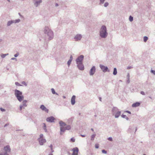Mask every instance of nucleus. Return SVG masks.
Listing matches in <instances>:
<instances>
[{
  "instance_id": "nucleus-1",
  "label": "nucleus",
  "mask_w": 155,
  "mask_h": 155,
  "mask_svg": "<svg viewBox=\"0 0 155 155\" xmlns=\"http://www.w3.org/2000/svg\"><path fill=\"white\" fill-rule=\"evenodd\" d=\"M43 31L45 35L48 37L49 40L53 39L54 36L53 32L49 27L45 26L44 29Z\"/></svg>"
},
{
  "instance_id": "nucleus-2",
  "label": "nucleus",
  "mask_w": 155,
  "mask_h": 155,
  "mask_svg": "<svg viewBox=\"0 0 155 155\" xmlns=\"http://www.w3.org/2000/svg\"><path fill=\"white\" fill-rule=\"evenodd\" d=\"M99 35L102 38H105L108 35L107 28L105 26L102 25L100 30Z\"/></svg>"
},
{
  "instance_id": "nucleus-3",
  "label": "nucleus",
  "mask_w": 155,
  "mask_h": 155,
  "mask_svg": "<svg viewBox=\"0 0 155 155\" xmlns=\"http://www.w3.org/2000/svg\"><path fill=\"white\" fill-rule=\"evenodd\" d=\"M15 95L19 101L21 102L23 100L24 97L22 92L16 89L15 91Z\"/></svg>"
},
{
  "instance_id": "nucleus-4",
  "label": "nucleus",
  "mask_w": 155,
  "mask_h": 155,
  "mask_svg": "<svg viewBox=\"0 0 155 155\" xmlns=\"http://www.w3.org/2000/svg\"><path fill=\"white\" fill-rule=\"evenodd\" d=\"M112 113L113 116H114L115 118H118L121 114V112L117 107H114L112 108Z\"/></svg>"
},
{
  "instance_id": "nucleus-5",
  "label": "nucleus",
  "mask_w": 155,
  "mask_h": 155,
  "mask_svg": "<svg viewBox=\"0 0 155 155\" xmlns=\"http://www.w3.org/2000/svg\"><path fill=\"white\" fill-rule=\"evenodd\" d=\"M84 58V56L83 55L79 56L76 60V63H82Z\"/></svg>"
},
{
  "instance_id": "nucleus-6",
  "label": "nucleus",
  "mask_w": 155,
  "mask_h": 155,
  "mask_svg": "<svg viewBox=\"0 0 155 155\" xmlns=\"http://www.w3.org/2000/svg\"><path fill=\"white\" fill-rule=\"evenodd\" d=\"M100 67L101 70L103 72H105L107 71L109 72L110 71L107 66H105L101 64L100 65Z\"/></svg>"
},
{
  "instance_id": "nucleus-7",
  "label": "nucleus",
  "mask_w": 155,
  "mask_h": 155,
  "mask_svg": "<svg viewBox=\"0 0 155 155\" xmlns=\"http://www.w3.org/2000/svg\"><path fill=\"white\" fill-rule=\"evenodd\" d=\"M82 36L81 34H77L74 37V39L75 41H78L81 39Z\"/></svg>"
},
{
  "instance_id": "nucleus-8",
  "label": "nucleus",
  "mask_w": 155,
  "mask_h": 155,
  "mask_svg": "<svg viewBox=\"0 0 155 155\" xmlns=\"http://www.w3.org/2000/svg\"><path fill=\"white\" fill-rule=\"evenodd\" d=\"M34 1V4L35 7L39 5L42 2V0H33Z\"/></svg>"
},
{
  "instance_id": "nucleus-9",
  "label": "nucleus",
  "mask_w": 155,
  "mask_h": 155,
  "mask_svg": "<svg viewBox=\"0 0 155 155\" xmlns=\"http://www.w3.org/2000/svg\"><path fill=\"white\" fill-rule=\"evenodd\" d=\"M78 68L81 70H83L84 69V66L82 63H76Z\"/></svg>"
},
{
  "instance_id": "nucleus-10",
  "label": "nucleus",
  "mask_w": 155,
  "mask_h": 155,
  "mask_svg": "<svg viewBox=\"0 0 155 155\" xmlns=\"http://www.w3.org/2000/svg\"><path fill=\"white\" fill-rule=\"evenodd\" d=\"M26 102L27 101L26 100H24L23 101L22 103V104L20 105V110H21L22 108L24 109L25 107H27V105L26 104Z\"/></svg>"
},
{
  "instance_id": "nucleus-11",
  "label": "nucleus",
  "mask_w": 155,
  "mask_h": 155,
  "mask_svg": "<svg viewBox=\"0 0 155 155\" xmlns=\"http://www.w3.org/2000/svg\"><path fill=\"white\" fill-rule=\"evenodd\" d=\"M55 119V118L53 117L50 116L47 118L46 121L50 123H52L54 122V120Z\"/></svg>"
},
{
  "instance_id": "nucleus-12",
  "label": "nucleus",
  "mask_w": 155,
  "mask_h": 155,
  "mask_svg": "<svg viewBox=\"0 0 155 155\" xmlns=\"http://www.w3.org/2000/svg\"><path fill=\"white\" fill-rule=\"evenodd\" d=\"M4 151L6 152L7 153H9L11 152V149L9 145H7L4 147Z\"/></svg>"
},
{
  "instance_id": "nucleus-13",
  "label": "nucleus",
  "mask_w": 155,
  "mask_h": 155,
  "mask_svg": "<svg viewBox=\"0 0 155 155\" xmlns=\"http://www.w3.org/2000/svg\"><path fill=\"white\" fill-rule=\"evenodd\" d=\"M72 150L73 151L72 155H78V153L79 151L78 149V147H76L73 148Z\"/></svg>"
},
{
  "instance_id": "nucleus-14",
  "label": "nucleus",
  "mask_w": 155,
  "mask_h": 155,
  "mask_svg": "<svg viewBox=\"0 0 155 155\" xmlns=\"http://www.w3.org/2000/svg\"><path fill=\"white\" fill-rule=\"evenodd\" d=\"M95 71V67L94 66L91 69L90 72L89 74L90 75H93Z\"/></svg>"
},
{
  "instance_id": "nucleus-15",
  "label": "nucleus",
  "mask_w": 155,
  "mask_h": 155,
  "mask_svg": "<svg viewBox=\"0 0 155 155\" xmlns=\"http://www.w3.org/2000/svg\"><path fill=\"white\" fill-rule=\"evenodd\" d=\"M38 140L39 141V144L41 145H43L44 143L46 142V140L45 139H38Z\"/></svg>"
},
{
  "instance_id": "nucleus-16",
  "label": "nucleus",
  "mask_w": 155,
  "mask_h": 155,
  "mask_svg": "<svg viewBox=\"0 0 155 155\" xmlns=\"http://www.w3.org/2000/svg\"><path fill=\"white\" fill-rule=\"evenodd\" d=\"M40 108L42 110L45 111L47 113H48V110L43 105H42L41 106Z\"/></svg>"
},
{
  "instance_id": "nucleus-17",
  "label": "nucleus",
  "mask_w": 155,
  "mask_h": 155,
  "mask_svg": "<svg viewBox=\"0 0 155 155\" xmlns=\"http://www.w3.org/2000/svg\"><path fill=\"white\" fill-rule=\"evenodd\" d=\"M140 105V103L139 102H137L132 104V106L133 107H136L139 106Z\"/></svg>"
},
{
  "instance_id": "nucleus-18",
  "label": "nucleus",
  "mask_w": 155,
  "mask_h": 155,
  "mask_svg": "<svg viewBox=\"0 0 155 155\" xmlns=\"http://www.w3.org/2000/svg\"><path fill=\"white\" fill-rule=\"evenodd\" d=\"M75 97H76L75 95H73L71 98V104L72 105H74L75 103Z\"/></svg>"
},
{
  "instance_id": "nucleus-19",
  "label": "nucleus",
  "mask_w": 155,
  "mask_h": 155,
  "mask_svg": "<svg viewBox=\"0 0 155 155\" xmlns=\"http://www.w3.org/2000/svg\"><path fill=\"white\" fill-rule=\"evenodd\" d=\"M66 130L65 128L64 127H60V135H61L62 134V132H64Z\"/></svg>"
},
{
  "instance_id": "nucleus-20",
  "label": "nucleus",
  "mask_w": 155,
  "mask_h": 155,
  "mask_svg": "<svg viewBox=\"0 0 155 155\" xmlns=\"http://www.w3.org/2000/svg\"><path fill=\"white\" fill-rule=\"evenodd\" d=\"M59 124L61 127H64L66 125L65 123L62 121H60L59 122Z\"/></svg>"
},
{
  "instance_id": "nucleus-21",
  "label": "nucleus",
  "mask_w": 155,
  "mask_h": 155,
  "mask_svg": "<svg viewBox=\"0 0 155 155\" xmlns=\"http://www.w3.org/2000/svg\"><path fill=\"white\" fill-rule=\"evenodd\" d=\"M12 23H18L20 21V19H18L15 20H11Z\"/></svg>"
},
{
  "instance_id": "nucleus-22",
  "label": "nucleus",
  "mask_w": 155,
  "mask_h": 155,
  "mask_svg": "<svg viewBox=\"0 0 155 155\" xmlns=\"http://www.w3.org/2000/svg\"><path fill=\"white\" fill-rule=\"evenodd\" d=\"M51 92L53 94H56L57 95H58V94L57 93H56L55 92V90L54 88H51Z\"/></svg>"
},
{
  "instance_id": "nucleus-23",
  "label": "nucleus",
  "mask_w": 155,
  "mask_h": 155,
  "mask_svg": "<svg viewBox=\"0 0 155 155\" xmlns=\"http://www.w3.org/2000/svg\"><path fill=\"white\" fill-rule=\"evenodd\" d=\"M117 73V70L116 68H114V71L113 74L114 75H116Z\"/></svg>"
},
{
  "instance_id": "nucleus-24",
  "label": "nucleus",
  "mask_w": 155,
  "mask_h": 155,
  "mask_svg": "<svg viewBox=\"0 0 155 155\" xmlns=\"http://www.w3.org/2000/svg\"><path fill=\"white\" fill-rule=\"evenodd\" d=\"M121 117L123 118H125L127 120H128L129 118L125 115L123 114L121 116Z\"/></svg>"
},
{
  "instance_id": "nucleus-25",
  "label": "nucleus",
  "mask_w": 155,
  "mask_h": 155,
  "mask_svg": "<svg viewBox=\"0 0 155 155\" xmlns=\"http://www.w3.org/2000/svg\"><path fill=\"white\" fill-rule=\"evenodd\" d=\"M8 55V54H1V56L2 57V58H4L5 57Z\"/></svg>"
},
{
  "instance_id": "nucleus-26",
  "label": "nucleus",
  "mask_w": 155,
  "mask_h": 155,
  "mask_svg": "<svg viewBox=\"0 0 155 155\" xmlns=\"http://www.w3.org/2000/svg\"><path fill=\"white\" fill-rule=\"evenodd\" d=\"M0 155H8V154L4 151H2L0 153Z\"/></svg>"
},
{
  "instance_id": "nucleus-27",
  "label": "nucleus",
  "mask_w": 155,
  "mask_h": 155,
  "mask_svg": "<svg viewBox=\"0 0 155 155\" xmlns=\"http://www.w3.org/2000/svg\"><path fill=\"white\" fill-rule=\"evenodd\" d=\"M44 126H43V129L45 130V132H47V130L46 129V124L44 123Z\"/></svg>"
},
{
  "instance_id": "nucleus-28",
  "label": "nucleus",
  "mask_w": 155,
  "mask_h": 155,
  "mask_svg": "<svg viewBox=\"0 0 155 155\" xmlns=\"http://www.w3.org/2000/svg\"><path fill=\"white\" fill-rule=\"evenodd\" d=\"M143 41L146 42L148 39V38L147 36H144L143 38Z\"/></svg>"
},
{
  "instance_id": "nucleus-29",
  "label": "nucleus",
  "mask_w": 155,
  "mask_h": 155,
  "mask_svg": "<svg viewBox=\"0 0 155 155\" xmlns=\"http://www.w3.org/2000/svg\"><path fill=\"white\" fill-rule=\"evenodd\" d=\"M12 24L11 20L8 21L7 23V26H10Z\"/></svg>"
},
{
  "instance_id": "nucleus-30",
  "label": "nucleus",
  "mask_w": 155,
  "mask_h": 155,
  "mask_svg": "<svg viewBox=\"0 0 155 155\" xmlns=\"http://www.w3.org/2000/svg\"><path fill=\"white\" fill-rule=\"evenodd\" d=\"M49 147L51 148V153H52L54 152V150L53 149V146L52 144H51Z\"/></svg>"
},
{
  "instance_id": "nucleus-31",
  "label": "nucleus",
  "mask_w": 155,
  "mask_h": 155,
  "mask_svg": "<svg viewBox=\"0 0 155 155\" xmlns=\"http://www.w3.org/2000/svg\"><path fill=\"white\" fill-rule=\"evenodd\" d=\"M96 136V134H93L91 137V140H93L94 139V138Z\"/></svg>"
},
{
  "instance_id": "nucleus-32",
  "label": "nucleus",
  "mask_w": 155,
  "mask_h": 155,
  "mask_svg": "<svg viewBox=\"0 0 155 155\" xmlns=\"http://www.w3.org/2000/svg\"><path fill=\"white\" fill-rule=\"evenodd\" d=\"M65 129H66V130H69L70 129H71V126L70 125H67V126L65 127Z\"/></svg>"
},
{
  "instance_id": "nucleus-33",
  "label": "nucleus",
  "mask_w": 155,
  "mask_h": 155,
  "mask_svg": "<svg viewBox=\"0 0 155 155\" xmlns=\"http://www.w3.org/2000/svg\"><path fill=\"white\" fill-rule=\"evenodd\" d=\"M129 20L130 22H132L133 20V17L131 16H130L129 18Z\"/></svg>"
},
{
  "instance_id": "nucleus-34",
  "label": "nucleus",
  "mask_w": 155,
  "mask_h": 155,
  "mask_svg": "<svg viewBox=\"0 0 155 155\" xmlns=\"http://www.w3.org/2000/svg\"><path fill=\"white\" fill-rule=\"evenodd\" d=\"M43 135L42 134H41L40 135V137L38 138V139H43Z\"/></svg>"
},
{
  "instance_id": "nucleus-35",
  "label": "nucleus",
  "mask_w": 155,
  "mask_h": 155,
  "mask_svg": "<svg viewBox=\"0 0 155 155\" xmlns=\"http://www.w3.org/2000/svg\"><path fill=\"white\" fill-rule=\"evenodd\" d=\"M15 84L17 86H21L22 85L20 84L18 82H15Z\"/></svg>"
},
{
  "instance_id": "nucleus-36",
  "label": "nucleus",
  "mask_w": 155,
  "mask_h": 155,
  "mask_svg": "<svg viewBox=\"0 0 155 155\" xmlns=\"http://www.w3.org/2000/svg\"><path fill=\"white\" fill-rule=\"evenodd\" d=\"M108 5H109L108 3L107 2H106L104 3V6L105 7H107Z\"/></svg>"
},
{
  "instance_id": "nucleus-37",
  "label": "nucleus",
  "mask_w": 155,
  "mask_h": 155,
  "mask_svg": "<svg viewBox=\"0 0 155 155\" xmlns=\"http://www.w3.org/2000/svg\"><path fill=\"white\" fill-rule=\"evenodd\" d=\"M71 61L69 60L68 61V62L67 64L68 65V66L69 67L71 64Z\"/></svg>"
},
{
  "instance_id": "nucleus-38",
  "label": "nucleus",
  "mask_w": 155,
  "mask_h": 155,
  "mask_svg": "<svg viewBox=\"0 0 155 155\" xmlns=\"http://www.w3.org/2000/svg\"><path fill=\"white\" fill-rule=\"evenodd\" d=\"M108 140L110 141H113V139L112 137H110L108 138Z\"/></svg>"
},
{
  "instance_id": "nucleus-39",
  "label": "nucleus",
  "mask_w": 155,
  "mask_h": 155,
  "mask_svg": "<svg viewBox=\"0 0 155 155\" xmlns=\"http://www.w3.org/2000/svg\"><path fill=\"white\" fill-rule=\"evenodd\" d=\"M102 152L104 154H106L107 153V151L105 150H102Z\"/></svg>"
},
{
  "instance_id": "nucleus-40",
  "label": "nucleus",
  "mask_w": 155,
  "mask_h": 155,
  "mask_svg": "<svg viewBox=\"0 0 155 155\" xmlns=\"http://www.w3.org/2000/svg\"><path fill=\"white\" fill-rule=\"evenodd\" d=\"M22 84L24 85L25 86H27V84L25 82V81H22L21 83Z\"/></svg>"
},
{
  "instance_id": "nucleus-41",
  "label": "nucleus",
  "mask_w": 155,
  "mask_h": 155,
  "mask_svg": "<svg viewBox=\"0 0 155 155\" xmlns=\"http://www.w3.org/2000/svg\"><path fill=\"white\" fill-rule=\"evenodd\" d=\"M105 0H100V4L104 3Z\"/></svg>"
},
{
  "instance_id": "nucleus-42",
  "label": "nucleus",
  "mask_w": 155,
  "mask_h": 155,
  "mask_svg": "<svg viewBox=\"0 0 155 155\" xmlns=\"http://www.w3.org/2000/svg\"><path fill=\"white\" fill-rule=\"evenodd\" d=\"M19 55V53L18 52H17L16 54H15L14 55V56L15 57H17Z\"/></svg>"
},
{
  "instance_id": "nucleus-43",
  "label": "nucleus",
  "mask_w": 155,
  "mask_h": 155,
  "mask_svg": "<svg viewBox=\"0 0 155 155\" xmlns=\"http://www.w3.org/2000/svg\"><path fill=\"white\" fill-rule=\"evenodd\" d=\"M150 72L153 73V74L155 75V70H151L150 71Z\"/></svg>"
},
{
  "instance_id": "nucleus-44",
  "label": "nucleus",
  "mask_w": 155,
  "mask_h": 155,
  "mask_svg": "<svg viewBox=\"0 0 155 155\" xmlns=\"http://www.w3.org/2000/svg\"><path fill=\"white\" fill-rule=\"evenodd\" d=\"M0 109L1 110L2 112L5 111V109H3L2 107L0 108Z\"/></svg>"
},
{
  "instance_id": "nucleus-45",
  "label": "nucleus",
  "mask_w": 155,
  "mask_h": 155,
  "mask_svg": "<svg viewBox=\"0 0 155 155\" xmlns=\"http://www.w3.org/2000/svg\"><path fill=\"white\" fill-rule=\"evenodd\" d=\"M71 141H72L73 142H74L75 141V139L74 138H72L71 139Z\"/></svg>"
},
{
  "instance_id": "nucleus-46",
  "label": "nucleus",
  "mask_w": 155,
  "mask_h": 155,
  "mask_svg": "<svg viewBox=\"0 0 155 155\" xmlns=\"http://www.w3.org/2000/svg\"><path fill=\"white\" fill-rule=\"evenodd\" d=\"M133 68V67L132 66H128L127 67V69H130Z\"/></svg>"
},
{
  "instance_id": "nucleus-47",
  "label": "nucleus",
  "mask_w": 155,
  "mask_h": 155,
  "mask_svg": "<svg viewBox=\"0 0 155 155\" xmlns=\"http://www.w3.org/2000/svg\"><path fill=\"white\" fill-rule=\"evenodd\" d=\"M72 59H73V57L72 56V55H71L70 57V59L69 60L72 61Z\"/></svg>"
},
{
  "instance_id": "nucleus-48",
  "label": "nucleus",
  "mask_w": 155,
  "mask_h": 155,
  "mask_svg": "<svg viewBox=\"0 0 155 155\" xmlns=\"http://www.w3.org/2000/svg\"><path fill=\"white\" fill-rule=\"evenodd\" d=\"M130 74L129 73H128L127 74V79H130Z\"/></svg>"
},
{
  "instance_id": "nucleus-49",
  "label": "nucleus",
  "mask_w": 155,
  "mask_h": 155,
  "mask_svg": "<svg viewBox=\"0 0 155 155\" xmlns=\"http://www.w3.org/2000/svg\"><path fill=\"white\" fill-rule=\"evenodd\" d=\"M140 94L143 95H145V93L143 91H142L140 92Z\"/></svg>"
},
{
  "instance_id": "nucleus-50",
  "label": "nucleus",
  "mask_w": 155,
  "mask_h": 155,
  "mask_svg": "<svg viewBox=\"0 0 155 155\" xmlns=\"http://www.w3.org/2000/svg\"><path fill=\"white\" fill-rule=\"evenodd\" d=\"M127 84H129L130 82V79H127Z\"/></svg>"
},
{
  "instance_id": "nucleus-51",
  "label": "nucleus",
  "mask_w": 155,
  "mask_h": 155,
  "mask_svg": "<svg viewBox=\"0 0 155 155\" xmlns=\"http://www.w3.org/2000/svg\"><path fill=\"white\" fill-rule=\"evenodd\" d=\"M11 60H16V61L17 60V58H11Z\"/></svg>"
},
{
  "instance_id": "nucleus-52",
  "label": "nucleus",
  "mask_w": 155,
  "mask_h": 155,
  "mask_svg": "<svg viewBox=\"0 0 155 155\" xmlns=\"http://www.w3.org/2000/svg\"><path fill=\"white\" fill-rule=\"evenodd\" d=\"M8 125H9V124L7 123L5 124V125L4 126V127H6L7 126H8Z\"/></svg>"
},
{
  "instance_id": "nucleus-53",
  "label": "nucleus",
  "mask_w": 155,
  "mask_h": 155,
  "mask_svg": "<svg viewBox=\"0 0 155 155\" xmlns=\"http://www.w3.org/2000/svg\"><path fill=\"white\" fill-rule=\"evenodd\" d=\"M126 112L129 114H131V112L127 110L126 111Z\"/></svg>"
},
{
  "instance_id": "nucleus-54",
  "label": "nucleus",
  "mask_w": 155,
  "mask_h": 155,
  "mask_svg": "<svg viewBox=\"0 0 155 155\" xmlns=\"http://www.w3.org/2000/svg\"><path fill=\"white\" fill-rule=\"evenodd\" d=\"M81 136L82 137H85V135H82V134H81Z\"/></svg>"
},
{
  "instance_id": "nucleus-55",
  "label": "nucleus",
  "mask_w": 155,
  "mask_h": 155,
  "mask_svg": "<svg viewBox=\"0 0 155 155\" xmlns=\"http://www.w3.org/2000/svg\"><path fill=\"white\" fill-rule=\"evenodd\" d=\"M95 148L97 149V144H95Z\"/></svg>"
},
{
  "instance_id": "nucleus-56",
  "label": "nucleus",
  "mask_w": 155,
  "mask_h": 155,
  "mask_svg": "<svg viewBox=\"0 0 155 155\" xmlns=\"http://www.w3.org/2000/svg\"><path fill=\"white\" fill-rule=\"evenodd\" d=\"M99 100L101 101V97H99Z\"/></svg>"
},
{
  "instance_id": "nucleus-57",
  "label": "nucleus",
  "mask_w": 155,
  "mask_h": 155,
  "mask_svg": "<svg viewBox=\"0 0 155 155\" xmlns=\"http://www.w3.org/2000/svg\"><path fill=\"white\" fill-rule=\"evenodd\" d=\"M58 6V4H57V3H56V4H55V6H56V7Z\"/></svg>"
},
{
  "instance_id": "nucleus-58",
  "label": "nucleus",
  "mask_w": 155,
  "mask_h": 155,
  "mask_svg": "<svg viewBox=\"0 0 155 155\" xmlns=\"http://www.w3.org/2000/svg\"><path fill=\"white\" fill-rule=\"evenodd\" d=\"M48 155H53L52 154L50 153H49Z\"/></svg>"
},
{
  "instance_id": "nucleus-59",
  "label": "nucleus",
  "mask_w": 155,
  "mask_h": 155,
  "mask_svg": "<svg viewBox=\"0 0 155 155\" xmlns=\"http://www.w3.org/2000/svg\"><path fill=\"white\" fill-rule=\"evenodd\" d=\"M18 14L20 15V16H21L20 13H18Z\"/></svg>"
},
{
  "instance_id": "nucleus-60",
  "label": "nucleus",
  "mask_w": 155,
  "mask_h": 155,
  "mask_svg": "<svg viewBox=\"0 0 155 155\" xmlns=\"http://www.w3.org/2000/svg\"><path fill=\"white\" fill-rule=\"evenodd\" d=\"M63 98H65V97L64 96L63 97Z\"/></svg>"
},
{
  "instance_id": "nucleus-61",
  "label": "nucleus",
  "mask_w": 155,
  "mask_h": 155,
  "mask_svg": "<svg viewBox=\"0 0 155 155\" xmlns=\"http://www.w3.org/2000/svg\"><path fill=\"white\" fill-rule=\"evenodd\" d=\"M91 130L92 131H93V128H91Z\"/></svg>"
},
{
  "instance_id": "nucleus-62",
  "label": "nucleus",
  "mask_w": 155,
  "mask_h": 155,
  "mask_svg": "<svg viewBox=\"0 0 155 155\" xmlns=\"http://www.w3.org/2000/svg\"><path fill=\"white\" fill-rule=\"evenodd\" d=\"M8 2H10V0H7Z\"/></svg>"
},
{
  "instance_id": "nucleus-63",
  "label": "nucleus",
  "mask_w": 155,
  "mask_h": 155,
  "mask_svg": "<svg viewBox=\"0 0 155 155\" xmlns=\"http://www.w3.org/2000/svg\"><path fill=\"white\" fill-rule=\"evenodd\" d=\"M149 98H151V97H149Z\"/></svg>"
},
{
  "instance_id": "nucleus-64",
  "label": "nucleus",
  "mask_w": 155,
  "mask_h": 155,
  "mask_svg": "<svg viewBox=\"0 0 155 155\" xmlns=\"http://www.w3.org/2000/svg\"><path fill=\"white\" fill-rule=\"evenodd\" d=\"M143 155H146L145 154H143Z\"/></svg>"
}]
</instances>
